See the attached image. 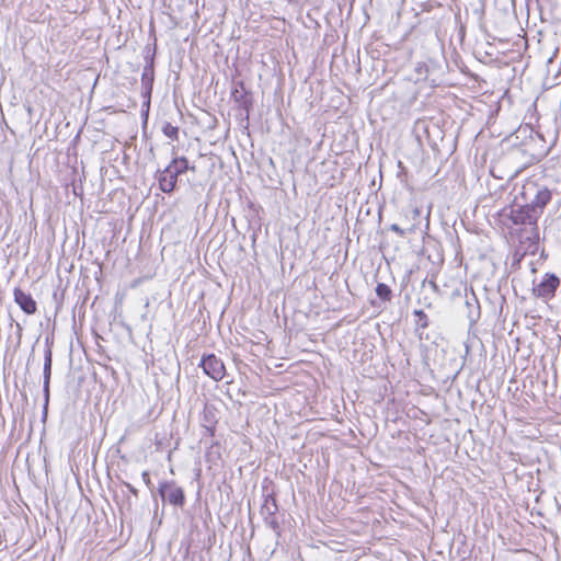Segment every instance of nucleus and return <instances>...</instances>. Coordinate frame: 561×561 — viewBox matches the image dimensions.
Listing matches in <instances>:
<instances>
[{"label": "nucleus", "mask_w": 561, "mask_h": 561, "mask_svg": "<svg viewBox=\"0 0 561 561\" xmlns=\"http://www.w3.org/2000/svg\"><path fill=\"white\" fill-rule=\"evenodd\" d=\"M51 356H53L51 350H50V347H47L45 350V354H44V365L51 366Z\"/></svg>", "instance_id": "nucleus-18"}, {"label": "nucleus", "mask_w": 561, "mask_h": 561, "mask_svg": "<svg viewBox=\"0 0 561 561\" xmlns=\"http://www.w3.org/2000/svg\"><path fill=\"white\" fill-rule=\"evenodd\" d=\"M174 170L170 168V164L167 165V168L159 172L158 174V182L159 187L164 193H171L174 191L178 182V174L173 173Z\"/></svg>", "instance_id": "nucleus-8"}, {"label": "nucleus", "mask_w": 561, "mask_h": 561, "mask_svg": "<svg viewBox=\"0 0 561 561\" xmlns=\"http://www.w3.org/2000/svg\"><path fill=\"white\" fill-rule=\"evenodd\" d=\"M153 79H154L153 66H152V64H150L144 68V71L141 75L142 95L147 99V101L145 103L147 106H149V104H150V96H151V92H152Z\"/></svg>", "instance_id": "nucleus-9"}, {"label": "nucleus", "mask_w": 561, "mask_h": 561, "mask_svg": "<svg viewBox=\"0 0 561 561\" xmlns=\"http://www.w3.org/2000/svg\"><path fill=\"white\" fill-rule=\"evenodd\" d=\"M533 209L524 203L523 206H519L517 208H512L510 211V219L512 222L516 226L518 225H529V226H537V221L540 218V216L531 211Z\"/></svg>", "instance_id": "nucleus-5"}, {"label": "nucleus", "mask_w": 561, "mask_h": 561, "mask_svg": "<svg viewBox=\"0 0 561 561\" xmlns=\"http://www.w3.org/2000/svg\"><path fill=\"white\" fill-rule=\"evenodd\" d=\"M414 230H415V226H412V227L409 229V231H410V232H413Z\"/></svg>", "instance_id": "nucleus-22"}, {"label": "nucleus", "mask_w": 561, "mask_h": 561, "mask_svg": "<svg viewBox=\"0 0 561 561\" xmlns=\"http://www.w3.org/2000/svg\"><path fill=\"white\" fill-rule=\"evenodd\" d=\"M278 511V506L276 500L273 495L267 494L264 499V502L261 506V515L265 525L272 530L278 533L279 531V523L276 518V513Z\"/></svg>", "instance_id": "nucleus-4"}, {"label": "nucleus", "mask_w": 561, "mask_h": 561, "mask_svg": "<svg viewBox=\"0 0 561 561\" xmlns=\"http://www.w3.org/2000/svg\"><path fill=\"white\" fill-rule=\"evenodd\" d=\"M141 478H142V481L144 483L148 486V488H151L152 486V482L150 480V476H149V472L148 471H144L142 474H141Z\"/></svg>", "instance_id": "nucleus-19"}, {"label": "nucleus", "mask_w": 561, "mask_h": 561, "mask_svg": "<svg viewBox=\"0 0 561 561\" xmlns=\"http://www.w3.org/2000/svg\"><path fill=\"white\" fill-rule=\"evenodd\" d=\"M560 280L556 275L547 274L543 280L534 287V295L542 298H551L554 296L556 289L558 288Z\"/></svg>", "instance_id": "nucleus-6"}, {"label": "nucleus", "mask_w": 561, "mask_h": 561, "mask_svg": "<svg viewBox=\"0 0 561 561\" xmlns=\"http://www.w3.org/2000/svg\"><path fill=\"white\" fill-rule=\"evenodd\" d=\"M520 197L533 209L531 211L541 216L545 207L551 201L552 193L546 185L536 181H527L522 187Z\"/></svg>", "instance_id": "nucleus-1"}, {"label": "nucleus", "mask_w": 561, "mask_h": 561, "mask_svg": "<svg viewBox=\"0 0 561 561\" xmlns=\"http://www.w3.org/2000/svg\"><path fill=\"white\" fill-rule=\"evenodd\" d=\"M14 301L19 307L27 314H34L37 310L36 301L33 297L22 290L21 288H14L13 290Z\"/></svg>", "instance_id": "nucleus-7"}, {"label": "nucleus", "mask_w": 561, "mask_h": 561, "mask_svg": "<svg viewBox=\"0 0 561 561\" xmlns=\"http://www.w3.org/2000/svg\"><path fill=\"white\" fill-rule=\"evenodd\" d=\"M376 294L377 296L387 301V300H390L391 298V289L389 288L388 285L386 284H382V283H379L376 287Z\"/></svg>", "instance_id": "nucleus-14"}, {"label": "nucleus", "mask_w": 561, "mask_h": 561, "mask_svg": "<svg viewBox=\"0 0 561 561\" xmlns=\"http://www.w3.org/2000/svg\"><path fill=\"white\" fill-rule=\"evenodd\" d=\"M159 494L163 501L174 506H183L185 503L184 491L174 481H164L159 484Z\"/></svg>", "instance_id": "nucleus-3"}, {"label": "nucleus", "mask_w": 561, "mask_h": 561, "mask_svg": "<svg viewBox=\"0 0 561 561\" xmlns=\"http://www.w3.org/2000/svg\"><path fill=\"white\" fill-rule=\"evenodd\" d=\"M420 215H421V211H420L417 208H414V209H413V216H414V218H415V217H420Z\"/></svg>", "instance_id": "nucleus-21"}, {"label": "nucleus", "mask_w": 561, "mask_h": 561, "mask_svg": "<svg viewBox=\"0 0 561 561\" xmlns=\"http://www.w3.org/2000/svg\"><path fill=\"white\" fill-rule=\"evenodd\" d=\"M231 96L240 106L248 107L250 100L245 91L243 82H237L231 92Z\"/></svg>", "instance_id": "nucleus-11"}, {"label": "nucleus", "mask_w": 561, "mask_h": 561, "mask_svg": "<svg viewBox=\"0 0 561 561\" xmlns=\"http://www.w3.org/2000/svg\"><path fill=\"white\" fill-rule=\"evenodd\" d=\"M162 131L168 138L172 140H176L179 137V128L170 123H165L163 125Z\"/></svg>", "instance_id": "nucleus-15"}, {"label": "nucleus", "mask_w": 561, "mask_h": 561, "mask_svg": "<svg viewBox=\"0 0 561 561\" xmlns=\"http://www.w3.org/2000/svg\"><path fill=\"white\" fill-rule=\"evenodd\" d=\"M126 488L131 492L135 496L138 495V490L134 488L130 483H125Z\"/></svg>", "instance_id": "nucleus-20"}, {"label": "nucleus", "mask_w": 561, "mask_h": 561, "mask_svg": "<svg viewBox=\"0 0 561 561\" xmlns=\"http://www.w3.org/2000/svg\"><path fill=\"white\" fill-rule=\"evenodd\" d=\"M50 376H51V366L44 365L43 370V392H44V401L45 407L48 404L49 401V382H50Z\"/></svg>", "instance_id": "nucleus-13"}, {"label": "nucleus", "mask_w": 561, "mask_h": 561, "mask_svg": "<svg viewBox=\"0 0 561 561\" xmlns=\"http://www.w3.org/2000/svg\"><path fill=\"white\" fill-rule=\"evenodd\" d=\"M169 164L174 170L173 173L178 175L185 173L187 170L195 171V167H190L185 157H176Z\"/></svg>", "instance_id": "nucleus-12"}, {"label": "nucleus", "mask_w": 561, "mask_h": 561, "mask_svg": "<svg viewBox=\"0 0 561 561\" xmlns=\"http://www.w3.org/2000/svg\"><path fill=\"white\" fill-rule=\"evenodd\" d=\"M216 410L213 407H205L203 411V427L209 433V435H214L215 424H216Z\"/></svg>", "instance_id": "nucleus-10"}, {"label": "nucleus", "mask_w": 561, "mask_h": 561, "mask_svg": "<svg viewBox=\"0 0 561 561\" xmlns=\"http://www.w3.org/2000/svg\"><path fill=\"white\" fill-rule=\"evenodd\" d=\"M414 314L419 318V324L421 328L425 329L428 327V319L423 310H415Z\"/></svg>", "instance_id": "nucleus-16"}, {"label": "nucleus", "mask_w": 561, "mask_h": 561, "mask_svg": "<svg viewBox=\"0 0 561 561\" xmlns=\"http://www.w3.org/2000/svg\"><path fill=\"white\" fill-rule=\"evenodd\" d=\"M389 229L393 232H396L398 236L400 237H404L405 236V230L402 229L399 225L397 224H392L390 225Z\"/></svg>", "instance_id": "nucleus-17"}, {"label": "nucleus", "mask_w": 561, "mask_h": 561, "mask_svg": "<svg viewBox=\"0 0 561 561\" xmlns=\"http://www.w3.org/2000/svg\"><path fill=\"white\" fill-rule=\"evenodd\" d=\"M199 366L204 373L215 381H220L226 376L224 362L215 354L203 355Z\"/></svg>", "instance_id": "nucleus-2"}]
</instances>
